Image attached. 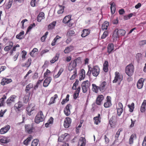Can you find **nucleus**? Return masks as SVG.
<instances>
[{"mask_svg":"<svg viewBox=\"0 0 146 146\" xmlns=\"http://www.w3.org/2000/svg\"><path fill=\"white\" fill-rule=\"evenodd\" d=\"M125 33V31L124 30L115 29L112 35L113 41H116L120 36L124 35Z\"/></svg>","mask_w":146,"mask_h":146,"instance_id":"obj_1","label":"nucleus"},{"mask_svg":"<svg viewBox=\"0 0 146 146\" xmlns=\"http://www.w3.org/2000/svg\"><path fill=\"white\" fill-rule=\"evenodd\" d=\"M88 67L89 71L92 73L94 76L96 77L99 75L100 72V69L98 66H94L92 68L88 66Z\"/></svg>","mask_w":146,"mask_h":146,"instance_id":"obj_2","label":"nucleus"},{"mask_svg":"<svg viewBox=\"0 0 146 146\" xmlns=\"http://www.w3.org/2000/svg\"><path fill=\"white\" fill-rule=\"evenodd\" d=\"M45 119V116L42 111L38 112L35 119V122L39 123L40 122L43 121Z\"/></svg>","mask_w":146,"mask_h":146,"instance_id":"obj_3","label":"nucleus"},{"mask_svg":"<svg viewBox=\"0 0 146 146\" xmlns=\"http://www.w3.org/2000/svg\"><path fill=\"white\" fill-rule=\"evenodd\" d=\"M24 108L22 103L19 101L16 103L14 106V109L15 111L17 113L21 112Z\"/></svg>","mask_w":146,"mask_h":146,"instance_id":"obj_4","label":"nucleus"},{"mask_svg":"<svg viewBox=\"0 0 146 146\" xmlns=\"http://www.w3.org/2000/svg\"><path fill=\"white\" fill-rule=\"evenodd\" d=\"M134 71V66L131 64H129L126 66L125 68V72L128 76H131L133 74Z\"/></svg>","mask_w":146,"mask_h":146,"instance_id":"obj_5","label":"nucleus"},{"mask_svg":"<svg viewBox=\"0 0 146 146\" xmlns=\"http://www.w3.org/2000/svg\"><path fill=\"white\" fill-rule=\"evenodd\" d=\"M115 76L114 80L113 81V82L116 83L117 82H118L119 84L121 82L122 80L123 79V76L120 74L118 72H116L115 73Z\"/></svg>","mask_w":146,"mask_h":146,"instance_id":"obj_6","label":"nucleus"},{"mask_svg":"<svg viewBox=\"0 0 146 146\" xmlns=\"http://www.w3.org/2000/svg\"><path fill=\"white\" fill-rule=\"evenodd\" d=\"M90 85V83L88 80L84 81L82 84V92L85 93L88 91Z\"/></svg>","mask_w":146,"mask_h":146,"instance_id":"obj_7","label":"nucleus"},{"mask_svg":"<svg viewBox=\"0 0 146 146\" xmlns=\"http://www.w3.org/2000/svg\"><path fill=\"white\" fill-rule=\"evenodd\" d=\"M70 138L69 135L67 133H65L59 137L58 141L60 142L62 141L63 140H64L65 141H68Z\"/></svg>","mask_w":146,"mask_h":146,"instance_id":"obj_8","label":"nucleus"},{"mask_svg":"<svg viewBox=\"0 0 146 146\" xmlns=\"http://www.w3.org/2000/svg\"><path fill=\"white\" fill-rule=\"evenodd\" d=\"M117 113L118 115L120 116L123 111V106L121 102H119L118 106L117 107Z\"/></svg>","mask_w":146,"mask_h":146,"instance_id":"obj_9","label":"nucleus"},{"mask_svg":"<svg viewBox=\"0 0 146 146\" xmlns=\"http://www.w3.org/2000/svg\"><path fill=\"white\" fill-rule=\"evenodd\" d=\"M71 16L68 15L65 16L62 22L64 23H69L68 25L69 27H71L73 25V23L70 22L71 20Z\"/></svg>","mask_w":146,"mask_h":146,"instance_id":"obj_10","label":"nucleus"},{"mask_svg":"<svg viewBox=\"0 0 146 146\" xmlns=\"http://www.w3.org/2000/svg\"><path fill=\"white\" fill-rule=\"evenodd\" d=\"M144 81V79L143 78H141L138 80L137 84V86L138 89H141L143 88Z\"/></svg>","mask_w":146,"mask_h":146,"instance_id":"obj_11","label":"nucleus"},{"mask_svg":"<svg viewBox=\"0 0 146 146\" xmlns=\"http://www.w3.org/2000/svg\"><path fill=\"white\" fill-rule=\"evenodd\" d=\"M71 123V119L69 117H66L64 119V125L65 127L67 128L68 127Z\"/></svg>","mask_w":146,"mask_h":146,"instance_id":"obj_12","label":"nucleus"},{"mask_svg":"<svg viewBox=\"0 0 146 146\" xmlns=\"http://www.w3.org/2000/svg\"><path fill=\"white\" fill-rule=\"evenodd\" d=\"M76 65V63L75 61H71L70 64L68 67V70L69 71H71L73 70L74 72V70L75 69L74 68Z\"/></svg>","mask_w":146,"mask_h":146,"instance_id":"obj_13","label":"nucleus"},{"mask_svg":"<svg viewBox=\"0 0 146 146\" xmlns=\"http://www.w3.org/2000/svg\"><path fill=\"white\" fill-rule=\"evenodd\" d=\"M111 98L108 96L106 98V101L104 104V106L106 108L109 107L111 106Z\"/></svg>","mask_w":146,"mask_h":146,"instance_id":"obj_14","label":"nucleus"},{"mask_svg":"<svg viewBox=\"0 0 146 146\" xmlns=\"http://www.w3.org/2000/svg\"><path fill=\"white\" fill-rule=\"evenodd\" d=\"M10 128V126L7 125L1 128L0 129V133L1 134H4L8 132Z\"/></svg>","mask_w":146,"mask_h":146,"instance_id":"obj_15","label":"nucleus"},{"mask_svg":"<svg viewBox=\"0 0 146 146\" xmlns=\"http://www.w3.org/2000/svg\"><path fill=\"white\" fill-rule=\"evenodd\" d=\"M86 143V140L84 137H80L78 142V146H85Z\"/></svg>","mask_w":146,"mask_h":146,"instance_id":"obj_16","label":"nucleus"},{"mask_svg":"<svg viewBox=\"0 0 146 146\" xmlns=\"http://www.w3.org/2000/svg\"><path fill=\"white\" fill-rule=\"evenodd\" d=\"M52 80L51 77H49L46 78L44 80L43 83V86L44 87H47L50 84Z\"/></svg>","mask_w":146,"mask_h":146,"instance_id":"obj_17","label":"nucleus"},{"mask_svg":"<svg viewBox=\"0 0 146 146\" xmlns=\"http://www.w3.org/2000/svg\"><path fill=\"white\" fill-rule=\"evenodd\" d=\"M25 127L26 131L28 133H31L32 132L33 127L32 125H26Z\"/></svg>","mask_w":146,"mask_h":146,"instance_id":"obj_18","label":"nucleus"},{"mask_svg":"<svg viewBox=\"0 0 146 146\" xmlns=\"http://www.w3.org/2000/svg\"><path fill=\"white\" fill-rule=\"evenodd\" d=\"M35 110V106L31 104L27 108V113L29 115H31V112Z\"/></svg>","mask_w":146,"mask_h":146,"instance_id":"obj_19","label":"nucleus"},{"mask_svg":"<svg viewBox=\"0 0 146 146\" xmlns=\"http://www.w3.org/2000/svg\"><path fill=\"white\" fill-rule=\"evenodd\" d=\"M12 82V80L11 79L7 78H3L1 82V84L2 85H5L8 84Z\"/></svg>","mask_w":146,"mask_h":146,"instance_id":"obj_20","label":"nucleus"},{"mask_svg":"<svg viewBox=\"0 0 146 146\" xmlns=\"http://www.w3.org/2000/svg\"><path fill=\"white\" fill-rule=\"evenodd\" d=\"M10 141V139L8 137H4L0 139V142L2 144L7 143Z\"/></svg>","mask_w":146,"mask_h":146,"instance_id":"obj_21","label":"nucleus"},{"mask_svg":"<svg viewBox=\"0 0 146 146\" xmlns=\"http://www.w3.org/2000/svg\"><path fill=\"white\" fill-rule=\"evenodd\" d=\"M104 99V96L103 95H99L96 99V104L98 105H101L102 101Z\"/></svg>","mask_w":146,"mask_h":146,"instance_id":"obj_22","label":"nucleus"},{"mask_svg":"<svg viewBox=\"0 0 146 146\" xmlns=\"http://www.w3.org/2000/svg\"><path fill=\"white\" fill-rule=\"evenodd\" d=\"M94 122L96 125H98L101 122V117L100 114H98V116L94 118Z\"/></svg>","mask_w":146,"mask_h":146,"instance_id":"obj_23","label":"nucleus"},{"mask_svg":"<svg viewBox=\"0 0 146 146\" xmlns=\"http://www.w3.org/2000/svg\"><path fill=\"white\" fill-rule=\"evenodd\" d=\"M70 105L68 104L65 108L64 112V114L66 116H69L70 114V111L69 109Z\"/></svg>","mask_w":146,"mask_h":146,"instance_id":"obj_24","label":"nucleus"},{"mask_svg":"<svg viewBox=\"0 0 146 146\" xmlns=\"http://www.w3.org/2000/svg\"><path fill=\"white\" fill-rule=\"evenodd\" d=\"M16 98V96L15 95H11L9 98L7 99V103L8 104L10 105L11 104L12 102H14L15 101V100Z\"/></svg>","mask_w":146,"mask_h":146,"instance_id":"obj_25","label":"nucleus"},{"mask_svg":"<svg viewBox=\"0 0 146 146\" xmlns=\"http://www.w3.org/2000/svg\"><path fill=\"white\" fill-rule=\"evenodd\" d=\"M90 33V30L89 29H84L82 32L81 36L82 37H85L88 35Z\"/></svg>","mask_w":146,"mask_h":146,"instance_id":"obj_26","label":"nucleus"},{"mask_svg":"<svg viewBox=\"0 0 146 146\" xmlns=\"http://www.w3.org/2000/svg\"><path fill=\"white\" fill-rule=\"evenodd\" d=\"M85 72L83 69H82L80 74L79 80H83L85 78Z\"/></svg>","mask_w":146,"mask_h":146,"instance_id":"obj_27","label":"nucleus"},{"mask_svg":"<svg viewBox=\"0 0 146 146\" xmlns=\"http://www.w3.org/2000/svg\"><path fill=\"white\" fill-rule=\"evenodd\" d=\"M53 118L52 117H50L48 119L47 123L45 124V127H47L51 126L53 124Z\"/></svg>","mask_w":146,"mask_h":146,"instance_id":"obj_28","label":"nucleus"},{"mask_svg":"<svg viewBox=\"0 0 146 146\" xmlns=\"http://www.w3.org/2000/svg\"><path fill=\"white\" fill-rule=\"evenodd\" d=\"M146 100H144L140 107V111L142 112H144L145 110Z\"/></svg>","mask_w":146,"mask_h":146,"instance_id":"obj_29","label":"nucleus"},{"mask_svg":"<svg viewBox=\"0 0 146 146\" xmlns=\"http://www.w3.org/2000/svg\"><path fill=\"white\" fill-rule=\"evenodd\" d=\"M136 139V135L135 134H133L131 135L129 139V143L132 144L133 143V140Z\"/></svg>","mask_w":146,"mask_h":146,"instance_id":"obj_30","label":"nucleus"},{"mask_svg":"<svg viewBox=\"0 0 146 146\" xmlns=\"http://www.w3.org/2000/svg\"><path fill=\"white\" fill-rule=\"evenodd\" d=\"M58 98V95L56 94L54 95V96L52 97L49 103V105H51L54 104L55 102V100Z\"/></svg>","mask_w":146,"mask_h":146,"instance_id":"obj_31","label":"nucleus"},{"mask_svg":"<svg viewBox=\"0 0 146 146\" xmlns=\"http://www.w3.org/2000/svg\"><path fill=\"white\" fill-rule=\"evenodd\" d=\"M13 45V43L12 42H9V45L5 47L4 48L5 51H8L10 50L12 47Z\"/></svg>","mask_w":146,"mask_h":146,"instance_id":"obj_32","label":"nucleus"},{"mask_svg":"<svg viewBox=\"0 0 146 146\" xmlns=\"http://www.w3.org/2000/svg\"><path fill=\"white\" fill-rule=\"evenodd\" d=\"M44 13L42 12H40L37 17V21L38 22H40L42 19L44 18Z\"/></svg>","mask_w":146,"mask_h":146,"instance_id":"obj_33","label":"nucleus"},{"mask_svg":"<svg viewBox=\"0 0 146 146\" xmlns=\"http://www.w3.org/2000/svg\"><path fill=\"white\" fill-rule=\"evenodd\" d=\"M92 91L96 93H98V91L99 89H100V87H99V86H97L95 84H92Z\"/></svg>","mask_w":146,"mask_h":146,"instance_id":"obj_34","label":"nucleus"},{"mask_svg":"<svg viewBox=\"0 0 146 146\" xmlns=\"http://www.w3.org/2000/svg\"><path fill=\"white\" fill-rule=\"evenodd\" d=\"M110 5L111 13L112 14H113L115 13V4L114 2H111L110 3Z\"/></svg>","mask_w":146,"mask_h":146,"instance_id":"obj_35","label":"nucleus"},{"mask_svg":"<svg viewBox=\"0 0 146 146\" xmlns=\"http://www.w3.org/2000/svg\"><path fill=\"white\" fill-rule=\"evenodd\" d=\"M108 52L110 53L114 49V45L112 43H110L108 45Z\"/></svg>","mask_w":146,"mask_h":146,"instance_id":"obj_36","label":"nucleus"},{"mask_svg":"<svg viewBox=\"0 0 146 146\" xmlns=\"http://www.w3.org/2000/svg\"><path fill=\"white\" fill-rule=\"evenodd\" d=\"M108 63L107 61L104 62L103 64V70L105 72H107L108 70Z\"/></svg>","mask_w":146,"mask_h":146,"instance_id":"obj_37","label":"nucleus"},{"mask_svg":"<svg viewBox=\"0 0 146 146\" xmlns=\"http://www.w3.org/2000/svg\"><path fill=\"white\" fill-rule=\"evenodd\" d=\"M58 7L59 10L58 11V13L59 14H61L64 11V6L59 5Z\"/></svg>","mask_w":146,"mask_h":146,"instance_id":"obj_38","label":"nucleus"},{"mask_svg":"<svg viewBox=\"0 0 146 146\" xmlns=\"http://www.w3.org/2000/svg\"><path fill=\"white\" fill-rule=\"evenodd\" d=\"M56 21L51 23L48 25V29H53L56 26Z\"/></svg>","mask_w":146,"mask_h":146,"instance_id":"obj_39","label":"nucleus"},{"mask_svg":"<svg viewBox=\"0 0 146 146\" xmlns=\"http://www.w3.org/2000/svg\"><path fill=\"white\" fill-rule=\"evenodd\" d=\"M59 56L60 54L59 53H57L55 57L53 58L50 61V62L51 63H53L55 62L56 61L58 60L59 58Z\"/></svg>","mask_w":146,"mask_h":146,"instance_id":"obj_40","label":"nucleus"},{"mask_svg":"<svg viewBox=\"0 0 146 146\" xmlns=\"http://www.w3.org/2000/svg\"><path fill=\"white\" fill-rule=\"evenodd\" d=\"M61 37L57 35L51 43V45L52 46H54L56 44V43Z\"/></svg>","mask_w":146,"mask_h":146,"instance_id":"obj_41","label":"nucleus"},{"mask_svg":"<svg viewBox=\"0 0 146 146\" xmlns=\"http://www.w3.org/2000/svg\"><path fill=\"white\" fill-rule=\"evenodd\" d=\"M32 139V137L31 136H30L28 137L23 142V144L25 145H27L29 142Z\"/></svg>","mask_w":146,"mask_h":146,"instance_id":"obj_42","label":"nucleus"},{"mask_svg":"<svg viewBox=\"0 0 146 146\" xmlns=\"http://www.w3.org/2000/svg\"><path fill=\"white\" fill-rule=\"evenodd\" d=\"M38 50L37 48H34L30 52V54L31 56L33 57L35 55L36 53L38 52Z\"/></svg>","mask_w":146,"mask_h":146,"instance_id":"obj_43","label":"nucleus"},{"mask_svg":"<svg viewBox=\"0 0 146 146\" xmlns=\"http://www.w3.org/2000/svg\"><path fill=\"white\" fill-rule=\"evenodd\" d=\"M63 69L62 68H61L59 70L57 74L56 75H54L53 77L54 78H57L59 77L60 75L61 74V73L63 71Z\"/></svg>","mask_w":146,"mask_h":146,"instance_id":"obj_44","label":"nucleus"},{"mask_svg":"<svg viewBox=\"0 0 146 146\" xmlns=\"http://www.w3.org/2000/svg\"><path fill=\"white\" fill-rule=\"evenodd\" d=\"M109 22L107 21H105L102 24V29L103 30H106L107 29L108 27L109 26Z\"/></svg>","mask_w":146,"mask_h":146,"instance_id":"obj_45","label":"nucleus"},{"mask_svg":"<svg viewBox=\"0 0 146 146\" xmlns=\"http://www.w3.org/2000/svg\"><path fill=\"white\" fill-rule=\"evenodd\" d=\"M129 108V111L130 112H132L134 109V103H132L131 105H128L127 106Z\"/></svg>","mask_w":146,"mask_h":146,"instance_id":"obj_46","label":"nucleus"},{"mask_svg":"<svg viewBox=\"0 0 146 146\" xmlns=\"http://www.w3.org/2000/svg\"><path fill=\"white\" fill-rule=\"evenodd\" d=\"M33 85L32 83H29L28 85L26 86L25 89V91L27 92L33 88Z\"/></svg>","mask_w":146,"mask_h":146,"instance_id":"obj_47","label":"nucleus"},{"mask_svg":"<svg viewBox=\"0 0 146 146\" xmlns=\"http://www.w3.org/2000/svg\"><path fill=\"white\" fill-rule=\"evenodd\" d=\"M75 34V32L73 30H69L67 33V35L69 36H72Z\"/></svg>","mask_w":146,"mask_h":146,"instance_id":"obj_48","label":"nucleus"},{"mask_svg":"<svg viewBox=\"0 0 146 146\" xmlns=\"http://www.w3.org/2000/svg\"><path fill=\"white\" fill-rule=\"evenodd\" d=\"M106 85V83L105 82H103L100 87V89L101 91L103 90L105 88V87Z\"/></svg>","mask_w":146,"mask_h":146,"instance_id":"obj_49","label":"nucleus"},{"mask_svg":"<svg viewBox=\"0 0 146 146\" xmlns=\"http://www.w3.org/2000/svg\"><path fill=\"white\" fill-rule=\"evenodd\" d=\"M69 95L67 94L66 96V98L65 99H63L61 102V104L62 105H64L67 102L69 101Z\"/></svg>","mask_w":146,"mask_h":146,"instance_id":"obj_50","label":"nucleus"},{"mask_svg":"<svg viewBox=\"0 0 146 146\" xmlns=\"http://www.w3.org/2000/svg\"><path fill=\"white\" fill-rule=\"evenodd\" d=\"M48 34V32L47 31L45 33L44 35L41 38V40L42 42H44L45 41V39L46 38Z\"/></svg>","mask_w":146,"mask_h":146,"instance_id":"obj_51","label":"nucleus"},{"mask_svg":"<svg viewBox=\"0 0 146 146\" xmlns=\"http://www.w3.org/2000/svg\"><path fill=\"white\" fill-rule=\"evenodd\" d=\"M79 81L78 80H76L75 82L73 84V85L72 87V89L74 90H76V86L78 85Z\"/></svg>","mask_w":146,"mask_h":146,"instance_id":"obj_52","label":"nucleus"},{"mask_svg":"<svg viewBox=\"0 0 146 146\" xmlns=\"http://www.w3.org/2000/svg\"><path fill=\"white\" fill-rule=\"evenodd\" d=\"M38 140L36 139H34L32 142L31 146H37Z\"/></svg>","mask_w":146,"mask_h":146,"instance_id":"obj_53","label":"nucleus"},{"mask_svg":"<svg viewBox=\"0 0 146 146\" xmlns=\"http://www.w3.org/2000/svg\"><path fill=\"white\" fill-rule=\"evenodd\" d=\"M13 0H9L8 4L6 6V8L7 9H9L11 6Z\"/></svg>","mask_w":146,"mask_h":146,"instance_id":"obj_54","label":"nucleus"},{"mask_svg":"<svg viewBox=\"0 0 146 146\" xmlns=\"http://www.w3.org/2000/svg\"><path fill=\"white\" fill-rule=\"evenodd\" d=\"M24 34V32L23 31H22L20 32V33L18 35H17L16 36L17 38L19 39H21L22 38V36Z\"/></svg>","mask_w":146,"mask_h":146,"instance_id":"obj_55","label":"nucleus"},{"mask_svg":"<svg viewBox=\"0 0 146 146\" xmlns=\"http://www.w3.org/2000/svg\"><path fill=\"white\" fill-rule=\"evenodd\" d=\"M72 50V48L71 47H66L64 51V52L66 53H68L70 52Z\"/></svg>","mask_w":146,"mask_h":146,"instance_id":"obj_56","label":"nucleus"},{"mask_svg":"<svg viewBox=\"0 0 146 146\" xmlns=\"http://www.w3.org/2000/svg\"><path fill=\"white\" fill-rule=\"evenodd\" d=\"M74 74L71 76L70 80H74L76 76V70L75 69L74 70L73 72Z\"/></svg>","mask_w":146,"mask_h":146,"instance_id":"obj_57","label":"nucleus"},{"mask_svg":"<svg viewBox=\"0 0 146 146\" xmlns=\"http://www.w3.org/2000/svg\"><path fill=\"white\" fill-rule=\"evenodd\" d=\"M38 1V0H32L31 3V5L33 7H35L37 4Z\"/></svg>","mask_w":146,"mask_h":146,"instance_id":"obj_58","label":"nucleus"},{"mask_svg":"<svg viewBox=\"0 0 146 146\" xmlns=\"http://www.w3.org/2000/svg\"><path fill=\"white\" fill-rule=\"evenodd\" d=\"M35 23H33L31 25L28 27L27 33L29 31H30L32 29L35 27Z\"/></svg>","mask_w":146,"mask_h":146,"instance_id":"obj_59","label":"nucleus"},{"mask_svg":"<svg viewBox=\"0 0 146 146\" xmlns=\"http://www.w3.org/2000/svg\"><path fill=\"white\" fill-rule=\"evenodd\" d=\"M29 96L28 95H25L23 98V100L24 102L25 103H27L29 99Z\"/></svg>","mask_w":146,"mask_h":146,"instance_id":"obj_60","label":"nucleus"},{"mask_svg":"<svg viewBox=\"0 0 146 146\" xmlns=\"http://www.w3.org/2000/svg\"><path fill=\"white\" fill-rule=\"evenodd\" d=\"M19 47V45L18 44H17L16 46H14L13 49L11 50L10 52V53L11 54H12L13 51H15L16 50V47Z\"/></svg>","mask_w":146,"mask_h":146,"instance_id":"obj_61","label":"nucleus"},{"mask_svg":"<svg viewBox=\"0 0 146 146\" xmlns=\"http://www.w3.org/2000/svg\"><path fill=\"white\" fill-rule=\"evenodd\" d=\"M108 35V33L107 31H105L102 35L101 38L102 39H104Z\"/></svg>","mask_w":146,"mask_h":146,"instance_id":"obj_62","label":"nucleus"},{"mask_svg":"<svg viewBox=\"0 0 146 146\" xmlns=\"http://www.w3.org/2000/svg\"><path fill=\"white\" fill-rule=\"evenodd\" d=\"M50 71L48 69L46 70V72L44 73V78H47L48 77V76L49 75V74L50 73Z\"/></svg>","mask_w":146,"mask_h":146,"instance_id":"obj_63","label":"nucleus"},{"mask_svg":"<svg viewBox=\"0 0 146 146\" xmlns=\"http://www.w3.org/2000/svg\"><path fill=\"white\" fill-rule=\"evenodd\" d=\"M31 58H29L27 62L25 64V65L27 67H29L31 65Z\"/></svg>","mask_w":146,"mask_h":146,"instance_id":"obj_64","label":"nucleus"}]
</instances>
